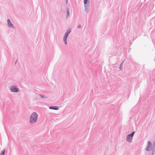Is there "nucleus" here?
Listing matches in <instances>:
<instances>
[{
    "label": "nucleus",
    "mask_w": 155,
    "mask_h": 155,
    "mask_svg": "<svg viewBox=\"0 0 155 155\" xmlns=\"http://www.w3.org/2000/svg\"><path fill=\"white\" fill-rule=\"evenodd\" d=\"M38 115L35 112H33L30 117L29 122L31 124L36 123L37 121Z\"/></svg>",
    "instance_id": "f257e3e1"
},
{
    "label": "nucleus",
    "mask_w": 155,
    "mask_h": 155,
    "mask_svg": "<svg viewBox=\"0 0 155 155\" xmlns=\"http://www.w3.org/2000/svg\"><path fill=\"white\" fill-rule=\"evenodd\" d=\"M135 133V131H133L131 134L127 135L126 140L128 143H131L132 142L133 137Z\"/></svg>",
    "instance_id": "f03ea898"
},
{
    "label": "nucleus",
    "mask_w": 155,
    "mask_h": 155,
    "mask_svg": "<svg viewBox=\"0 0 155 155\" xmlns=\"http://www.w3.org/2000/svg\"><path fill=\"white\" fill-rule=\"evenodd\" d=\"M11 92H17L19 91V89L15 87L14 86H12L10 88Z\"/></svg>",
    "instance_id": "7ed1b4c3"
},
{
    "label": "nucleus",
    "mask_w": 155,
    "mask_h": 155,
    "mask_svg": "<svg viewBox=\"0 0 155 155\" xmlns=\"http://www.w3.org/2000/svg\"><path fill=\"white\" fill-rule=\"evenodd\" d=\"M152 145V144L151 142L150 141H148V142L147 147L146 149V150L147 151H149L151 150V149L150 148Z\"/></svg>",
    "instance_id": "20e7f679"
},
{
    "label": "nucleus",
    "mask_w": 155,
    "mask_h": 155,
    "mask_svg": "<svg viewBox=\"0 0 155 155\" xmlns=\"http://www.w3.org/2000/svg\"><path fill=\"white\" fill-rule=\"evenodd\" d=\"M85 7L84 11L85 12L87 13L89 11V9L90 7V4L88 3V4L84 5Z\"/></svg>",
    "instance_id": "39448f33"
},
{
    "label": "nucleus",
    "mask_w": 155,
    "mask_h": 155,
    "mask_svg": "<svg viewBox=\"0 0 155 155\" xmlns=\"http://www.w3.org/2000/svg\"><path fill=\"white\" fill-rule=\"evenodd\" d=\"M7 23L8 25L10 27L13 28H15V27L11 23L10 19H8L7 20Z\"/></svg>",
    "instance_id": "423d86ee"
},
{
    "label": "nucleus",
    "mask_w": 155,
    "mask_h": 155,
    "mask_svg": "<svg viewBox=\"0 0 155 155\" xmlns=\"http://www.w3.org/2000/svg\"><path fill=\"white\" fill-rule=\"evenodd\" d=\"M49 109L55 110H58L59 109V107L58 106H51L49 107Z\"/></svg>",
    "instance_id": "0eeeda50"
},
{
    "label": "nucleus",
    "mask_w": 155,
    "mask_h": 155,
    "mask_svg": "<svg viewBox=\"0 0 155 155\" xmlns=\"http://www.w3.org/2000/svg\"><path fill=\"white\" fill-rule=\"evenodd\" d=\"M70 13H69V8H67V14L66 16V18H68L69 17Z\"/></svg>",
    "instance_id": "6e6552de"
},
{
    "label": "nucleus",
    "mask_w": 155,
    "mask_h": 155,
    "mask_svg": "<svg viewBox=\"0 0 155 155\" xmlns=\"http://www.w3.org/2000/svg\"><path fill=\"white\" fill-rule=\"evenodd\" d=\"M90 4V0H84V5L88 4Z\"/></svg>",
    "instance_id": "1a4fd4ad"
},
{
    "label": "nucleus",
    "mask_w": 155,
    "mask_h": 155,
    "mask_svg": "<svg viewBox=\"0 0 155 155\" xmlns=\"http://www.w3.org/2000/svg\"><path fill=\"white\" fill-rule=\"evenodd\" d=\"M71 28H68L65 33L69 35V34L71 32Z\"/></svg>",
    "instance_id": "9d476101"
},
{
    "label": "nucleus",
    "mask_w": 155,
    "mask_h": 155,
    "mask_svg": "<svg viewBox=\"0 0 155 155\" xmlns=\"http://www.w3.org/2000/svg\"><path fill=\"white\" fill-rule=\"evenodd\" d=\"M67 38L63 37V40L65 45L67 44Z\"/></svg>",
    "instance_id": "9b49d317"
},
{
    "label": "nucleus",
    "mask_w": 155,
    "mask_h": 155,
    "mask_svg": "<svg viewBox=\"0 0 155 155\" xmlns=\"http://www.w3.org/2000/svg\"><path fill=\"white\" fill-rule=\"evenodd\" d=\"M124 61H123L121 64H120V66H119V68L120 69V70H122V64H123V63H124Z\"/></svg>",
    "instance_id": "f8f14e48"
},
{
    "label": "nucleus",
    "mask_w": 155,
    "mask_h": 155,
    "mask_svg": "<svg viewBox=\"0 0 155 155\" xmlns=\"http://www.w3.org/2000/svg\"><path fill=\"white\" fill-rule=\"evenodd\" d=\"M40 96H41V98H48L47 97H45V96L44 95H41V94H40Z\"/></svg>",
    "instance_id": "ddd939ff"
},
{
    "label": "nucleus",
    "mask_w": 155,
    "mask_h": 155,
    "mask_svg": "<svg viewBox=\"0 0 155 155\" xmlns=\"http://www.w3.org/2000/svg\"><path fill=\"white\" fill-rule=\"evenodd\" d=\"M5 150H3L2 151L0 155H5Z\"/></svg>",
    "instance_id": "4468645a"
},
{
    "label": "nucleus",
    "mask_w": 155,
    "mask_h": 155,
    "mask_svg": "<svg viewBox=\"0 0 155 155\" xmlns=\"http://www.w3.org/2000/svg\"><path fill=\"white\" fill-rule=\"evenodd\" d=\"M69 34H67L66 33H65V34H64V37H66V38H67L68 35Z\"/></svg>",
    "instance_id": "2eb2a0df"
},
{
    "label": "nucleus",
    "mask_w": 155,
    "mask_h": 155,
    "mask_svg": "<svg viewBox=\"0 0 155 155\" xmlns=\"http://www.w3.org/2000/svg\"><path fill=\"white\" fill-rule=\"evenodd\" d=\"M69 34H67L66 33H65V34H64V37H66V38H67L68 35Z\"/></svg>",
    "instance_id": "dca6fc26"
},
{
    "label": "nucleus",
    "mask_w": 155,
    "mask_h": 155,
    "mask_svg": "<svg viewBox=\"0 0 155 155\" xmlns=\"http://www.w3.org/2000/svg\"><path fill=\"white\" fill-rule=\"evenodd\" d=\"M81 25H79L78 26V28H81Z\"/></svg>",
    "instance_id": "f3484780"
},
{
    "label": "nucleus",
    "mask_w": 155,
    "mask_h": 155,
    "mask_svg": "<svg viewBox=\"0 0 155 155\" xmlns=\"http://www.w3.org/2000/svg\"><path fill=\"white\" fill-rule=\"evenodd\" d=\"M66 0V4H67L68 3V0Z\"/></svg>",
    "instance_id": "a211bd4d"
},
{
    "label": "nucleus",
    "mask_w": 155,
    "mask_h": 155,
    "mask_svg": "<svg viewBox=\"0 0 155 155\" xmlns=\"http://www.w3.org/2000/svg\"><path fill=\"white\" fill-rule=\"evenodd\" d=\"M16 62H17V61H16V62H15V63H16Z\"/></svg>",
    "instance_id": "6ab92c4d"
}]
</instances>
